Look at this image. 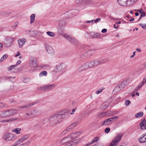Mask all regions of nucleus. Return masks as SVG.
Returning a JSON list of instances; mask_svg holds the SVG:
<instances>
[{
    "label": "nucleus",
    "mask_w": 146,
    "mask_h": 146,
    "mask_svg": "<svg viewBox=\"0 0 146 146\" xmlns=\"http://www.w3.org/2000/svg\"><path fill=\"white\" fill-rule=\"evenodd\" d=\"M72 10H70L66 12L65 14V15H66V18H68L69 17H71L72 16V15L71 14L72 13Z\"/></svg>",
    "instance_id": "27"
},
{
    "label": "nucleus",
    "mask_w": 146,
    "mask_h": 146,
    "mask_svg": "<svg viewBox=\"0 0 146 146\" xmlns=\"http://www.w3.org/2000/svg\"><path fill=\"white\" fill-rule=\"evenodd\" d=\"M136 51L138 52H140L141 51V50L140 48H137L136 49Z\"/></svg>",
    "instance_id": "60"
},
{
    "label": "nucleus",
    "mask_w": 146,
    "mask_h": 146,
    "mask_svg": "<svg viewBox=\"0 0 146 146\" xmlns=\"http://www.w3.org/2000/svg\"><path fill=\"white\" fill-rule=\"evenodd\" d=\"M131 103V102L129 100H126L125 101V104L126 106H128Z\"/></svg>",
    "instance_id": "43"
},
{
    "label": "nucleus",
    "mask_w": 146,
    "mask_h": 146,
    "mask_svg": "<svg viewBox=\"0 0 146 146\" xmlns=\"http://www.w3.org/2000/svg\"><path fill=\"white\" fill-rule=\"evenodd\" d=\"M35 16L34 14H33L30 16V23H33L35 20Z\"/></svg>",
    "instance_id": "33"
},
{
    "label": "nucleus",
    "mask_w": 146,
    "mask_h": 146,
    "mask_svg": "<svg viewBox=\"0 0 146 146\" xmlns=\"http://www.w3.org/2000/svg\"><path fill=\"white\" fill-rule=\"evenodd\" d=\"M65 66L62 63H59L56 65L53 71L55 72H59L62 73L64 72Z\"/></svg>",
    "instance_id": "6"
},
{
    "label": "nucleus",
    "mask_w": 146,
    "mask_h": 146,
    "mask_svg": "<svg viewBox=\"0 0 146 146\" xmlns=\"http://www.w3.org/2000/svg\"><path fill=\"white\" fill-rule=\"evenodd\" d=\"M137 0H117L118 4L120 5L126 6L132 5L135 3Z\"/></svg>",
    "instance_id": "5"
},
{
    "label": "nucleus",
    "mask_w": 146,
    "mask_h": 146,
    "mask_svg": "<svg viewBox=\"0 0 146 146\" xmlns=\"http://www.w3.org/2000/svg\"><path fill=\"white\" fill-rule=\"evenodd\" d=\"M16 66H17V64L11 65L8 68V70L9 71H11L13 70L12 71V72H16L18 71V69H17L14 68Z\"/></svg>",
    "instance_id": "21"
},
{
    "label": "nucleus",
    "mask_w": 146,
    "mask_h": 146,
    "mask_svg": "<svg viewBox=\"0 0 146 146\" xmlns=\"http://www.w3.org/2000/svg\"><path fill=\"white\" fill-rule=\"evenodd\" d=\"M38 64H37L36 61L35 60H32L30 64V66L31 69L29 70V71L30 72H32L35 70L37 67Z\"/></svg>",
    "instance_id": "13"
},
{
    "label": "nucleus",
    "mask_w": 146,
    "mask_h": 146,
    "mask_svg": "<svg viewBox=\"0 0 146 146\" xmlns=\"http://www.w3.org/2000/svg\"><path fill=\"white\" fill-rule=\"evenodd\" d=\"M55 86L54 84H52L50 85H46L40 88V90L43 91H49L53 89Z\"/></svg>",
    "instance_id": "12"
},
{
    "label": "nucleus",
    "mask_w": 146,
    "mask_h": 146,
    "mask_svg": "<svg viewBox=\"0 0 146 146\" xmlns=\"http://www.w3.org/2000/svg\"><path fill=\"white\" fill-rule=\"evenodd\" d=\"M47 72L46 71H43L40 73L39 76H42L43 75L46 76L47 75Z\"/></svg>",
    "instance_id": "36"
},
{
    "label": "nucleus",
    "mask_w": 146,
    "mask_h": 146,
    "mask_svg": "<svg viewBox=\"0 0 146 146\" xmlns=\"http://www.w3.org/2000/svg\"><path fill=\"white\" fill-rule=\"evenodd\" d=\"M123 137V135L121 133L118 134L117 136L115 137L114 139L111 142L108 146H116L119 142L121 140Z\"/></svg>",
    "instance_id": "4"
},
{
    "label": "nucleus",
    "mask_w": 146,
    "mask_h": 146,
    "mask_svg": "<svg viewBox=\"0 0 146 146\" xmlns=\"http://www.w3.org/2000/svg\"><path fill=\"white\" fill-rule=\"evenodd\" d=\"M9 122H10L13 121H19V119L18 118H11L9 119Z\"/></svg>",
    "instance_id": "35"
},
{
    "label": "nucleus",
    "mask_w": 146,
    "mask_h": 146,
    "mask_svg": "<svg viewBox=\"0 0 146 146\" xmlns=\"http://www.w3.org/2000/svg\"><path fill=\"white\" fill-rule=\"evenodd\" d=\"M7 55L6 54L4 55L2 58H1V61H3L5 59H6L7 57Z\"/></svg>",
    "instance_id": "40"
},
{
    "label": "nucleus",
    "mask_w": 146,
    "mask_h": 146,
    "mask_svg": "<svg viewBox=\"0 0 146 146\" xmlns=\"http://www.w3.org/2000/svg\"><path fill=\"white\" fill-rule=\"evenodd\" d=\"M40 67L44 69H47L49 68V66L48 65H42Z\"/></svg>",
    "instance_id": "34"
},
{
    "label": "nucleus",
    "mask_w": 146,
    "mask_h": 146,
    "mask_svg": "<svg viewBox=\"0 0 146 146\" xmlns=\"http://www.w3.org/2000/svg\"><path fill=\"white\" fill-rule=\"evenodd\" d=\"M46 33L48 36L52 37H53L55 36V35L53 33L50 31L47 32Z\"/></svg>",
    "instance_id": "37"
},
{
    "label": "nucleus",
    "mask_w": 146,
    "mask_h": 146,
    "mask_svg": "<svg viewBox=\"0 0 146 146\" xmlns=\"http://www.w3.org/2000/svg\"><path fill=\"white\" fill-rule=\"evenodd\" d=\"M140 88H141V87L139 86H138L137 87H136V88H135L133 90V93H135V92L137 91Z\"/></svg>",
    "instance_id": "41"
},
{
    "label": "nucleus",
    "mask_w": 146,
    "mask_h": 146,
    "mask_svg": "<svg viewBox=\"0 0 146 146\" xmlns=\"http://www.w3.org/2000/svg\"><path fill=\"white\" fill-rule=\"evenodd\" d=\"M8 106L7 104H5L4 103H0V109H2L4 107L6 108Z\"/></svg>",
    "instance_id": "38"
},
{
    "label": "nucleus",
    "mask_w": 146,
    "mask_h": 146,
    "mask_svg": "<svg viewBox=\"0 0 146 146\" xmlns=\"http://www.w3.org/2000/svg\"><path fill=\"white\" fill-rule=\"evenodd\" d=\"M26 115L28 116H29V117H28V118H29V119H31V118L32 117L30 115L29 113H26Z\"/></svg>",
    "instance_id": "54"
},
{
    "label": "nucleus",
    "mask_w": 146,
    "mask_h": 146,
    "mask_svg": "<svg viewBox=\"0 0 146 146\" xmlns=\"http://www.w3.org/2000/svg\"><path fill=\"white\" fill-rule=\"evenodd\" d=\"M98 35V33H96L93 35L92 36V38H96L97 37V36Z\"/></svg>",
    "instance_id": "57"
},
{
    "label": "nucleus",
    "mask_w": 146,
    "mask_h": 146,
    "mask_svg": "<svg viewBox=\"0 0 146 146\" xmlns=\"http://www.w3.org/2000/svg\"><path fill=\"white\" fill-rule=\"evenodd\" d=\"M110 105L108 102H106L104 103L102 106V108L104 110H106L108 107Z\"/></svg>",
    "instance_id": "22"
},
{
    "label": "nucleus",
    "mask_w": 146,
    "mask_h": 146,
    "mask_svg": "<svg viewBox=\"0 0 146 146\" xmlns=\"http://www.w3.org/2000/svg\"><path fill=\"white\" fill-rule=\"evenodd\" d=\"M94 21V20H92L91 21H86L85 22L86 23H92Z\"/></svg>",
    "instance_id": "58"
},
{
    "label": "nucleus",
    "mask_w": 146,
    "mask_h": 146,
    "mask_svg": "<svg viewBox=\"0 0 146 146\" xmlns=\"http://www.w3.org/2000/svg\"><path fill=\"white\" fill-rule=\"evenodd\" d=\"M69 137L71 138L70 140L72 141L74 139L77 137V134L76 133H71L70 135H68Z\"/></svg>",
    "instance_id": "26"
},
{
    "label": "nucleus",
    "mask_w": 146,
    "mask_h": 146,
    "mask_svg": "<svg viewBox=\"0 0 146 146\" xmlns=\"http://www.w3.org/2000/svg\"><path fill=\"white\" fill-rule=\"evenodd\" d=\"M99 139V138L98 137H96L94 138L93 140L92 141V142L90 143H88L87 145L89 146V145L92 144L93 143L98 141Z\"/></svg>",
    "instance_id": "29"
},
{
    "label": "nucleus",
    "mask_w": 146,
    "mask_h": 146,
    "mask_svg": "<svg viewBox=\"0 0 146 146\" xmlns=\"http://www.w3.org/2000/svg\"><path fill=\"white\" fill-rule=\"evenodd\" d=\"M109 124L108 122L107 121L106 119L104 121L102 124V125H106Z\"/></svg>",
    "instance_id": "45"
},
{
    "label": "nucleus",
    "mask_w": 146,
    "mask_h": 146,
    "mask_svg": "<svg viewBox=\"0 0 146 146\" xmlns=\"http://www.w3.org/2000/svg\"><path fill=\"white\" fill-rule=\"evenodd\" d=\"M29 137L28 135L24 136L21 138L19 139L14 143L11 146H17L18 145L25 141Z\"/></svg>",
    "instance_id": "11"
},
{
    "label": "nucleus",
    "mask_w": 146,
    "mask_h": 146,
    "mask_svg": "<svg viewBox=\"0 0 146 146\" xmlns=\"http://www.w3.org/2000/svg\"><path fill=\"white\" fill-rule=\"evenodd\" d=\"M72 129L70 127V126L69 125L68 126V127L66 128V130L62 132L63 134H65L67 132H68L71 130Z\"/></svg>",
    "instance_id": "31"
},
{
    "label": "nucleus",
    "mask_w": 146,
    "mask_h": 146,
    "mask_svg": "<svg viewBox=\"0 0 146 146\" xmlns=\"http://www.w3.org/2000/svg\"><path fill=\"white\" fill-rule=\"evenodd\" d=\"M110 131V129L109 128H106L105 129V132L106 133H108Z\"/></svg>",
    "instance_id": "47"
},
{
    "label": "nucleus",
    "mask_w": 146,
    "mask_h": 146,
    "mask_svg": "<svg viewBox=\"0 0 146 146\" xmlns=\"http://www.w3.org/2000/svg\"><path fill=\"white\" fill-rule=\"evenodd\" d=\"M70 138V137H69L68 136L64 138L61 140V143L62 144L65 145L64 146H72L73 143H70L72 142Z\"/></svg>",
    "instance_id": "8"
},
{
    "label": "nucleus",
    "mask_w": 146,
    "mask_h": 146,
    "mask_svg": "<svg viewBox=\"0 0 146 146\" xmlns=\"http://www.w3.org/2000/svg\"><path fill=\"white\" fill-rule=\"evenodd\" d=\"M37 103L36 102H34L32 103L28 104L25 106H21V108H29L31 106Z\"/></svg>",
    "instance_id": "20"
},
{
    "label": "nucleus",
    "mask_w": 146,
    "mask_h": 146,
    "mask_svg": "<svg viewBox=\"0 0 146 146\" xmlns=\"http://www.w3.org/2000/svg\"><path fill=\"white\" fill-rule=\"evenodd\" d=\"M137 11L139 12L141 14V13H143V11H142V9H141L140 10H137Z\"/></svg>",
    "instance_id": "62"
},
{
    "label": "nucleus",
    "mask_w": 146,
    "mask_h": 146,
    "mask_svg": "<svg viewBox=\"0 0 146 146\" xmlns=\"http://www.w3.org/2000/svg\"><path fill=\"white\" fill-rule=\"evenodd\" d=\"M30 81V79L28 78H25V79H24L23 81L24 82L27 83L29 82Z\"/></svg>",
    "instance_id": "39"
},
{
    "label": "nucleus",
    "mask_w": 146,
    "mask_h": 146,
    "mask_svg": "<svg viewBox=\"0 0 146 146\" xmlns=\"http://www.w3.org/2000/svg\"><path fill=\"white\" fill-rule=\"evenodd\" d=\"M12 42V39L10 38H7L6 40L4 42V45L7 47H9L11 45Z\"/></svg>",
    "instance_id": "16"
},
{
    "label": "nucleus",
    "mask_w": 146,
    "mask_h": 146,
    "mask_svg": "<svg viewBox=\"0 0 146 146\" xmlns=\"http://www.w3.org/2000/svg\"><path fill=\"white\" fill-rule=\"evenodd\" d=\"M16 137L15 135L12 133L7 132L4 134L2 136V139L6 141H13Z\"/></svg>",
    "instance_id": "3"
},
{
    "label": "nucleus",
    "mask_w": 146,
    "mask_h": 146,
    "mask_svg": "<svg viewBox=\"0 0 146 146\" xmlns=\"http://www.w3.org/2000/svg\"><path fill=\"white\" fill-rule=\"evenodd\" d=\"M21 130V128H17L13 129L12 130V132L14 133L17 134H19L20 133V131Z\"/></svg>",
    "instance_id": "28"
},
{
    "label": "nucleus",
    "mask_w": 146,
    "mask_h": 146,
    "mask_svg": "<svg viewBox=\"0 0 146 146\" xmlns=\"http://www.w3.org/2000/svg\"><path fill=\"white\" fill-rule=\"evenodd\" d=\"M45 48L47 52L50 54H54V51L53 48L47 44L45 45Z\"/></svg>",
    "instance_id": "14"
},
{
    "label": "nucleus",
    "mask_w": 146,
    "mask_h": 146,
    "mask_svg": "<svg viewBox=\"0 0 146 146\" xmlns=\"http://www.w3.org/2000/svg\"><path fill=\"white\" fill-rule=\"evenodd\" d=\"M143 114V112H140L137 113L135 115V117L136 118H139L142 117Z\"/></svg>",
    "instance_id": "30"
},
{
    "label": "nucleus",
    "mask_w": 146,
    "mask_h": 146,
    "mask_svg": "<svg viewBox=\"0 0 146 146\" xmlns=\"http://www.w3.org/2000/svg\"><path fill=\"white\" fill-rule=\"evenodd\" d=\"M88 68L94 67L93 61H90L86 63Z\"/></svg>",
    "instance_id": "24"
},
{
    "label": "nucleus",
    "mask_w": 146,
    "mask_h": 146,
    "mask_svg": "<svg viewBox=\"0 0 146 146\" xmlns=\"http://www.w3.org/2000/svg\"><path fill=\"white\" fill-rule=\"evenodd\" d=\"M146 16V13L145 12H143L142 13L141 15L140 18H141L142 17H143Z\"/></svg>",
    "instance_id": "46"
},
{
    "label": "nucleus",
    "mask_w": 146,
    "mask_h": 146,
    "mask_svg": "<svg viewBox=\"0 0 146 146\" xmlns=\"http://www.w3.org/2000/svg\"><path fill=\"white\" fill-rule=\"evenodd\" d=\"M141 129H146V121L143 120L140 123Z\"/></svg>",
    "instance_id": "23"
},
{
    "label": "nucleus",
    "mask_w": 146,
    "mask_h": 146,
    "mask_svg": "<svg viewBox=\"0 0 146 146\" xmlns=\"http://www.w3.org/2000/svg\"><path fill=\"white\" fill-rule=\"evenodd\" d=\"M100 20V18H97L96 19L94 20V23H97Z\"/></svg>",
    "instance_id": "49"
},
{
    "label": "nucleus",
    "mask_w": 146,
    "mask_h": 146,
    "mask_svg": "<svg viewBox=\"0 0 146 146\" xmlns=\"http://www.w3.org/2000/svg\"><path fill=\"white\" fill-rule=\"evenodd\" d=\"M113 27L114 28L116 29H118V25H117V26H116V25L115 24L114 25Z\"/></svg>",
    "instance_id": "63"
},
{
    "label": "nucleus",
    "mask_w": 146,
    "mask_h": 146,
    "mask_svg": "<svg viewBox=\"0 0 146 146\" xmlns=\"http://www.w3.org/2000/svg\"><path fill=\"white\" fill-rule=\"evenodd\" d=\"M30 143V142L29 141H27L26 142L23 144H22L19 145V146H25V145H26V146H28L29 145V143Z\"/></svg>",
    "instance_id": "42"
},
{
    "label": "nucleus",
    "mask_w": 146,
    "mask_h": 146,
    "mask_svg": "<svg viewBox=\"0 0 146 146\" xmlns=\"http://www.w3.org/2000/svg\"><path fill=\"white\" fill-rule=\"evenodd\" d=\"M76 108H74L73 109H72V112H71V113H70V114H71V115H72L73 114V112H74L76 110Z\"/></svg>",
    "instance_id": "55"
},
{
    "label": "nucleus",
    "mask_w": 146,
    "mask_h": 146,
    "mask_svg": "<svg viewBox=\"0 0 146 146\" xmlns=\"http://www.w3.org/2000/svg\"><path fill=\"white\" fill-rule=\"evenodd\" d=\"M27 41V40L25 38H20L18 40V42L19 44V46L21 48L22 47L23 45L25 44V43Z\"/></svg>",
    "instance_id": "15"
},
{
    "label": "nucleus",
    "mask_w": 146,
    "mask_h": 146,
    "mask_svg": "<svg viewBox=\"0 0 146 146\" xmlns=\"http://www.w3.org/2000/svg\"><path fill=\"white\" fill-rule=\"evenodd\" d=\"M78 123L79 122L78 121H76L74 122L69 125L72 129L74 127L76 126L78 124Z\"/></svg>",
    "instance_id": "32"
},
{
    "label": "nucleus",
    "mask_w": 146,
    "mask_h": 146,
    "mask_svg": "<svg viewBox=\"0 0 146 146\" xmlns=\"http://www.w3.org/2000/svg\"><path fill=\"white\" fill-rule=\"evenodd\" d=\"M62 36L73 44L76 45L78 43V41L74 38L66 34H63Z\"/></svg>",
    "instance_id": "9"
},
{
    "label": "nucleus",
    "mask_w": 146,
    "mask_h": 146,
    "mask_svg": "<svg viewBox=\"0 0 146 146\" xmlns=\"http://www.w3.org/2000/svg\"><path fill=\"white\" fill-rule=\"evenodd\" d=\"M88 69V68L86 63L80 66L78 68V70L80 72L84 70Z\"/></svg>",
    "instance_id": "19"
},
{
    "label": "nucleus",
    "mask_w": 146,
    "mask_h": 146,
    "mask_svg": "<svg viewBox=\"0 0 146 146\" xmlns=\"http://www.w3.org/2000/svg\"><path fill=\"white\" fill-rule=\"evenodd\" d=\"M93 61L94 67L97 66L100 64H103L105 62L104 61L102 60H94Z\"/></svg>",
    "instance_id": "17"
},
{
    "label": "nucleus",
    "mask_w": 146,
    "mask_h": 146,
    "mask_svg": "<svg viewBox=\"0 0 146 146\" xmlns=\"http://www.w3.org/2000/svg\"><path fill=\"white\" fill-rule=\"evenodd\" d=\"M138 141L140 143H145L146 142V134L142 137L138 139Z\"/></svg>",
    "instance_id": "25"
},
{
    "label": "nucleus",
    "mask_w": 146,
    "mask_h": 146,
    "mask_svg": "<svg viewBox=\"0 0 146 146\" xmlns=\"http://www.w3.org/2000/svg\"><path fill=\"white\" fill-rule=\"evenodd\" d=\"M118 118V117L117 116H115L111 118V119L112 120V121H114L115 119H117Z\"/></svg>",
    "instance_id": "48"
},
{
    "label": "nucleus",
    "mask_w": 146,
    "mask_h": 146,
    "mask_svg": "<svg viewBox=\"0 0 146 146\" xmlns=\"http://www.w3.org/2000/svg\"><path fill=\"white\" fill-rule=\"evenodd\" d=\"M107 29H103L102 31V33H105L106 32Z\"/></svg>",
    "instance_id": "56"
},
{
    "label": "nucleus",
    "mask_w": 146,
    "mask_h": 146,
    "mask_svg": "<svg viewBox=\"0 0 146 146\" xmlns=\"http://www.w3.org/2000/svg\"><path fill=\"white\" fill-rule=\"evenodd\" d=\"M139 25L141 26L144 29H146V24H139Z\"/></svg>",
    "instance_id": "44"
},
{
    "label": "nucleus",
    "mask_w": 146,
    "mask_h": 146,
    "mask_svg": "<svg viewBox=\"0 0 146 146\" xmlns=\"http://www.w3.org/2000/svg\"><path fill=\"white\" fill-rule=\"evenodd\" d=\"M102 90H103V89H101L100 90H99V91H98L96 92V94H99L102 92Z\"/></svg>",
    "instance_id": "52"
},
{
    "label": "nucleus",
    "mask_w": 146,
    "mask_h": 146,
    "mask_svg": "<svg viewBox=\"0 0 146 146\" xmlns=\"http://www.w3.org/2000/svg\"><path fill=\"white\" fill-rule=\"evenodd\" d=\"M21 63V61L20 60H18L17 61L16 64H17V65Z\"/></svg>",
    "instance_id": "59"
},
{
    "label": "nucleus",
    "mask_w": 146,
    "mask_h": 146,
    "mask_svg": "<svg viewBox=\"0 0 146 146\" xmlns=\"http://www.w3.org/2000/svg\"><path fill=\"white\" fill-rule=\"evenodd\" d=\"M95 52L94 50L92 49L88 50L84 54V55L87 57H89Z\"/></svg>",
    "instance_id": "18"
},
{
    "label": "nucleus",
    "mask_w": 146,
    "mask_h": 146,
    "mask_svg": "<svg viewBox=\"0 0 146 146\" xmlns=\"http://www.w3.org/2000/svg\"><path fill=\"white\" fill-rule=\"evenodd\" d=\"M17 54H16L15 55V57H17V56H19L20 55V54L19 52H18L17 53Z\"/></svg>",
    "instance_id": "61"
},
{
    "label": "nucleus",
    "mask_w": 146,
    "mask_h": 146,
    "mask_svg": "<svg viewBox=\"0 0 146 146\" xmlns=\"http://www.w3.org/2000/svg\"><path fill=\"white\" fill-rule=\"evenodd\" d=\"M67 113L64 111H62L52 115L50 116L48 119L50 125L54 126L61 123L64 118L67 117Z\"/></svg>",
    "instance_id": "1"
},
{
    "label": "nucleus",
    "mask_w": 146,
    "mask_h": 146,
    "mask_svg": "<svg viewBox=\"0 0 146 146\" xmlns=\"http://www.w3.org/2000/svg\"><path fill=\"white\" fill-rule=\"evenodd\" d=\"M2 122H9V119L6 120H3L1 121Z\"/></svg>",
    "instance_id": "53"
},
{
    "label": "nucleus",
    "mask_w": 146,
    "mask_h": 146,
    "mask_svg": "<svg viewBox=\"0 0 146 146\" xmlns=\"http://www.w3.org/2000/svg\"><path fill=\"white\" fill-rule=\"evenodd\" d=\"M16 113V110L12 109L3 111L0 114L1 117L7 118L14 115Z\"/></svg>",
    "instance_id": "2"
},
{
    "label": "nucleus",
    "mask_w": 146,
    "mask_h": 146,
    "mask_svg": "<svg viewBox=\"0 0 146 146\" xmlns=\"http://www.w3.org/2000/svg\"><path fill=\"white\" fill-rule=\"evenodd\" d=\"M127 82L126 81H123L120 83L116 86L114 89L113 91L118 92L124 88L126 85Z\"/></svg>",
    "instance_id": "7"
},
{
    "label": "nucleus",
    "mask_w": 146,
    "mask_h": 146,
    "mask_svg": "<svg viewBox=\"0 0 146 146\" xmlns=\"http://www.w3.org/2000/svg\"><path fill=\"white\" fill-rule=\"evenodd\" d=\"M18 23L17 22H15V23L14 25L12 26V28L14 29H15V27L17 26Z\"/></svg>",
    "instance_id": "50"
},
{
    "label": "nucleus",
    "mask_w": 146,
    "mask_h": 146,
    "mask_svg": "<svg viewBox=\"0 0 146 146\" xmlns=\"http://www.w3.org/2000/svg\"><path fill=\"white\" fill-rule=\"evenodd\" d=\"M111 119V118L106 119L107 121L108 122V123H109V124H110V122L112 121Z\"/></svg>",
    "instance_id": "51"
},
{
    "label": "nucleus",
    "mask_w": 146,
    "mask_h": 146,
    "mask_svg": "<svg viewBox=\"0 0 146 146\" xmlns=\"http://www.w3.org/2000/svg\"><path fill=\"white\" fill-rule=\"evenodd\" d=\"M134 20V19L133 17H131V19L130 20H129V21H133Z\"/></svg>",
    "instance_id": "64"
},
{
    "label": "nucleus",
    "mask_w": 146,
    "mask_h": 146,
    "mask_svg": "<svg viewBox=\"0 0 146 146\" xmlns=\"http://www.w3.org/2000/svg\"><path fill=\"white\" fill-rule=\"evenodd\" d=\"M118 113L119 112L117 111H109L106 113H100L98 115V117H104L106 115L110 116H114L115 114H118Z\"/></svg>",
    "instance_id": "10"
}]
</instances>
